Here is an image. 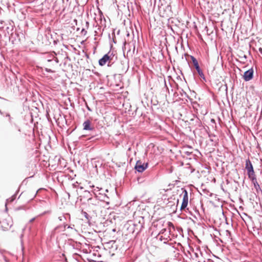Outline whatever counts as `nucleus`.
<instances>
[{"label":"nucleus","instance_id":"f257e3e1","mask_svg":"<svg viewBox=\"0 0 262 262\" xmlns=\"http://www.w3.org/2000/svg\"><path fill=\"white\" fill-rule=\"evenodd\" d=\"M144 218L140 216L134 220L127 221L124 225L126 229H142L143 227Z\"/></svg>","mask_w":262,"mask_h":262},{"label":"nucleus","instance_id":"f03ea898","mask_svg":"<svg viewBox=\"0 0 262 262\" xmlns=\"http://www.w3.org/2000/svg\"><path fill=\"white\" fill-rule=\"evenodd\" d=\"M70 214L69 213H66L60 215L58 217L59 225L58 227L55 228L54 229H57V228H64V229L67 228L68 229L70 228L71 229H73V227H72L71 225H69L68 224L70 220Z\"/></svg>","mask_w":262,"mask_h":262},{"label":"nucleus","instance_id":"7ed1b4c3","mask_svg":"<svg viewBox=\"0 0 262 262\" xmlns=\"http://www.w3.org/2000/svg\"><path fill=\"white\" fill-rule=\"evenodd\" d=\"M159 11L161 16L162 17H168L172 15L171 7L170 4L164 5L161 3V5H158Z\"/></svg>","mask_w":262,"mask_h":262},{"label":"nucleus","instance_id":"20e7f679","mask_svg":"<svg viewBox=\"0 0 262 262\" xmlns=\"http://www.w3.org/2000/svg\"><path fill=\"white\" fill-rule=\"evenodd\" d=\"M190 57L191 59L194 67L195 68L196 71H197L198 75L204 82H206L205 76L199 66L197 59L193 56L192 55H190Z\"/></svg>","mask_w":262,"mask_h":262},{"label":"nucleus","instance_id":"39448f33","mask_svg":"<svg viewBox=\"0 0 262 262\" xmlns=\"http://www.w3.org/2000/svg\"><path fill=\"white\" fill-rule=\"evenodd\" d=\"M215 233L214 234L215 237L219 235V239L222 242L223 239L226 240L230 237V232L229 230H215Z\"/></svg>","mask_w":262,"mask_h":262},{"label":"nucleus","instance_id":"423d86ee","mask_svg":"<svg viewBox=\"0 0 262 262\" xmlns=\"http://www.w3.org/2000/svg\"><path fill=\"white\" fill-rule=\"evenodd\" d=\"M183 194L182 203L180 207L181 210H184L188 205V191L185 188H182Z\"/></svg>","mask_w":262,"mask_h":262},{"label":"nucleus","instance_id":"0eeeda50","mask_svg":"<svg viewBox=\"0 0 262 262\" xmlns=\"http://www.w3.org/2000/svg\"><path fill=\"white\" fill-rule=\"evenodd\" d=\"M148 166V163H143L140 160H138L135 166V169L138 172H142L147 168Z\"/></svg>","mask_w":262,"mask_h":262},{"label":"nucleus","instance_id":"6e6552de","mask_svg":"<svg viewBox=\"0 0 262 262\" xmlns=\"http://www.w3.org/2000/svg\"><path fill=\"white\" fill-rule=\"evenodd\" d=\"M81 214L83 215L87 221V223L89 224L90 228L94 229V228L96 227L95 222L92 220V217L91 216L86 212L82 210Z\"/></svg>","mask_w":262,"mask_h":262},{"label":"nucleus","instance_id":"1a4fd4ad","mask_svg":"<svg viewBox=\"0 0 262 262\" xmlns=\"http://www.w3.org/2000/svg\"><path fill=\"white\" fill-rule=\"evenodd\" d=\"M254 70L253 68L245 71L243 75V79L245 81H249L253 78Z\"/></svg>","mask_w":262,"mask_h":262},{"label":"nucleus","instance_id":"9d476101","mask_svg":"<svg viewBox=\"0 0 262 262\" xmlns=\"http://www.w3.org/2000/svg\"><path fill=\"white\" fill-rule=\"evenodd\" d=\"M83 130L93 132L95 131V128L92 125L91 122L89 120H86L83 123Z\"/></svg>","mask_w":262,"mask_h":262},{"label":"nucleus","instance_id":"9b49d317","mask_svg":"<svg viewBox=\"0 0 262 262\" xmlns=\"http://www.w3.org/2000/svg\"><path fill=\"white\" fill-rule=\"evenodd\" d=\"M109 60H110V58L108 54H105L99 60L98 63L100 66H103Z\"/></svg>","mask_w":262,"mask_h":262},{"label":"nucleus","instance_id":"f8f14e48","mask_svg":"<svg viewBox=\"0 0 262 262\" xmlns=\"http://www.w3.org/2000/svg\"><path fill=\"white\" fill-rule=\"evenodd\" d=\"M245 168L247 169V172L254 171L252 164L249 159L246 160Z\"/></svg>","mask_w":262,"mask_h":262},{"label":"nucleus","instance_id":"ddd939ff","mask_svg":"<svg viewBox=\"0 0 262 262\" xmlns=\"http://www.w3.org/2000/svg\"><path fill=\"white\" fill-rule=\"evenodd\" d=\"M252 183L254 185V188L256 190L257 195L262 194V190H261V188L260 187L259 185L258 184V182L257 181H255Z\"/></svg>","mask_w":262,"mask_h":262},{"label":"nucleus","instance_id":"4468645a","mask_svg":"<svg viewBox=\"0 0 262 262\" xmlns=\"http://www.w3.org/2000/svg\"><path fill=\"white\" fill-rule=\"evenodd\" d=\"M247 174H248V178L250 179L252 183L257 181L254 171H252L251 172V171L248 172Z\"/></svg>","mask_w":262,"mask_h":262},{"label":"nucleus","instance_id":"2eb2a0df","mask_svg":"<svg viewBox=\"0 0 262 262\" xmlns=\"http://www.w3.org/2000/svg\"><path fill=\"white\" fill-rule=\"evenodd\" d=\"M47 61L48 62H53L55 64H58L59 62L58 58L55 57L53 55H51L50 56V58H49V59L47 60Z\"/></svg>","mask_w":262,"mask_h":262},{"label":"nucleus","instance_id":"dca6fc26","mask_svg":"<svg viewBox=\"0 0 262 262\" xmlns=\"http://www.w3.org/2000/svg\"><path fill=\"white\" fill-rule=\"evenodd\" d=\"M177 89L179 90V92L180 94V95L182 97H188V95L187 94V93L181 88H179L178 85H177Z\"/></svg>","mask_w":262,"mask_h":262},{"label":"nucleus","instance_id":"f3484780","mask_svg":"<svg viewBox=\"0 0 262 262\" xmlns=\"http://www.w3.org/2000/svg\"><path fill=\"white\" fill-rule=\"evenodd\" d=\"M106 54H108L110 57V60L115 61L117 59V57L113 52H108Z\"/></svg>","mask_w":262,"mask_h":262},{"label":"nucleus","instance_id":"a211bd4d","mask_svg":"<svg viewBox=\"0 0 262 262\" xmlns=\"http://www.w3.org/2000/svg\"><path fill=\"white\" fill-rule=\"evenodd\" d=\"M99 19H100V23L102 24V21L103 20L104 21V23L105 24V18L104 16V15H103V13L101 11H100V10H99Z\"/></svg>","mask_w":262,"mask_h":262},{"label":"nucleus","instance_id":"6ab92c4d","mask_svg":"<svg viewBox=\"0 0 262 262\" xmlns=\"http://www.w3.org/2000/svg\"><path fill=\"white\" fill-rule=\"evenodd\" d=\"M208 136L210 138V140L211 142L213 141V140L212 138L216 137V136L214 134H208Z\"/></svg>","mask_w":262,"mask_h":262},{"label":"nucleus","instance_id":"aec40b11","mask_svg":"<svg viewBox=\"0 0 262 262\" xmlns=\"http://www.w3.org/2000/svg\"><path fill=\"white\" fill-rule=\"evenodd\" d=\"M45 70L47 72H48V73H54V71H53L52 70H51V69H48V68H46L45 69Z\"/></svg>","mask_w":262,"mask_h":262},{"label":"nucleus","instance_id":"412c9836","mask_svg":"<svg viewBox=\"0 0 262 262\" xmlns=\"http://www.w3.org/2000/svg\"><path fill=\"white\" fill-rule=\"evenodd\" d=\"M88 201L89 203L95 205L96 204L95 202H94L93 199H92V198H89Z\"/></svg>","mask_w":262,"mask_h":262},{"label":"nucleus","instance_id":"4be33fe9","mask_svg":"<svg viewBox=\"0 0 262 262\" xmlns=\"http://www.w3.org/2000/svg\"><path fill=\"white\" fill-rule=\"evenodd\" d=\"M81 33L82 35H85L87 33V31L85 30V29L84 28H83L81 30Z\"/></svg>","mask_w":262,"mask_h":262},{"label":"nucleus","instance_id":"5701e85b","mask_svg":"<svg viewBox=\"0 0 262 262\" xmlns=\"http://www.w3.org/2000/svg\"><path fill=\"white\" fill-rule=\"evenodd\" d=\"M114 61H113V60H109L107 62V66L108 67H111L112 65L113 64Z\"/></svg>","mask_w":262,"mask_h":262},{"label":"nucleus","instance_id":"b1692460","mask_svg":"<svg viewBox=\"0 0 262 262\" xmlns=\"http://www.w3.org/2000/svg\"><path fill=\"white\" fill-rule=\"evenodd\" d=\"M196 122L198 124L199 126H201L202 122H201V120L199 118L196 119Z\"/></svg>","mask_w":262,"mask_h":262},{"label":"nucleus","instance_id":"393cba45","mask_svg":"<svg viewBox=\"0 0 262 262\" xmlns=\"http://www.w3.org/2000/svg\"><path fill=\"white\" fill-rule=\"evenodd\" d=\"M6 116L9 118V121L10 122H11V117L10 116V115L9 114L7 113L6 114Z\"/></svg>","mask_w":262,"mask_h":262},{"label":"nucleus","instance_id":"a878e982","mask_svg":"<svg viewBox=\"0 0 262 262\" xmlns=\"http://www.w3.org/2000/svg\"><path fill=\"white\" fill-rule=\"evenodd\" d=\"M166 231H167V232L170 233V230H164V232H159V233H158V234H159V235H160V234H164V233L165 232H166Z\"/></svg>","mask_w":262,"mask_h":262},{"label":"nucleus","instance_id":"bb28decb","mask_svg":"<svg viewBox=\"0 0 262 262\" xmlns=\"http://www.w3.org/2000/svg\"><path fill=\"white\" fill-rule=\"evenodd\" d=\"M50 64L49 65V66L50 67H54L56 65H57V64H55V63H53V62H50Z\"/></svg>","mask_w":262,"mask_h":262},{"label":"nucleus","instance_id":"cd10ccee","mask_svg":"<svg viewBox=\"0 0 262 262\" xmlns=\"http://www.w3.org/2000/svg\"><path fill=\"white\" fill-rule=\"evenodd\" d=\"M86 28L88 29L89 27V22L86 21L85 23Z\"/></svg>","mask_w":262,"mask_h":262},{"label":"nucleus","instance_id":"c85d7f7f","mask_svg":"<svg viewBox=\"0 0 262 262\" xmlns=\"http://www.w3.org/2000/svg\"><path fill=\"white\" fill-rule=\"evenodd\" d=\"M99 190H99V188H98V187H96V189H95L93 190V192H94V193H95V192L96 191H99Z\"/></svg>","mask_w":262,"mask_h":262},{"label":"nucleus","instance_id":"c756f323","mask_svg":"<svg viewBox=\"0 0 262 262\" xmlns=\"http://www.w3.org/2000/svg\"><path fill=\"white\" fill-rule=\"evenodd\" d=\"M35 217L31 219V220H30L29 222L31 223V222H33L35 220Z\"/></svg>","mask_w":262,"mask_h":262},{"label":"nucleus","instance_id":"7c9ffc66","mask_svg":"<svg viewBox=\"0 0 262 262\" xmlns=\"http://www.w3.org/2000/svg\"><path fill=\"white\" fill-rule=\"evenodd\" d=\"M164 81L165 86V88H166L167 89H168V87H167V85H166V80H165V79H164Z\"/></svg>","mask_w":262,"mask_h":262},{"label":"nucleus","instance_id":"2f4dec72","mask_svg":"<svg viewBox=\"0 0 262 262\" xmlns=\"http://www.w3.org/2000/svg\"><path fill=\"white\" fill-rule=\"evenodd\" d=\"M15 197H16V194H14V195L12 196L13 199H12V200H13V199H15Z\"/></svg>","mask_w":262,"mask_h":262},{"label":"nucleus","instance_id":"473e14b6","mask_svg":"<svg viewBox=\"0 0 262 262\" xmlns=\"http://www.w3.org/2000/svg\"><path fill=\"white\" fill-rule=\"evenodd\" d=\"M259 51L260 52L262 53V48H260L259 49Z\"/></svg>","mask_w":262,"mask_h":262},{"label":"nucleus","instance_id":"72a5a7b5","mask_svg":"<svg viewBox=\"0 0 262 262\" xmlns=\"http://www.w3.org/2000/svg\"><path fill=\"white\" fill-rule=\"evenodd\" d=\"M96 136V135H92L91 139L94 138Z\"/></svg>","mask_w":262,"mask_h":262},{"label":"nucleus","instance_id":"f704fd0d","mask_svg":"<svg viewBox=\"0 0 262 262\" xmlns=\"http://www.w3.org/2000/svg\"><path fill=\"white\" fill-rule=\"evenodd\" d=\"M113 42H114L115 43H116V42L115 41V39H114V38H113Z\"/></svg>","mask_w":262,"mask_h":262},{"label":"nucleus","instance_id":"c9c22d12","mask_svg":"<svg viewBox=\"0 0 262 262\" xmlns=\"http://www.w3.org/2000/svg\"><path fill=\"white\" fill-rule=\"evenodd\" d=\"M18 131L19 132H20V129L19 127L18 128Z\"/></svg>","mask_w":262,"mask_h":262},{"label":"nucleus","instance_id":"e433bc0d","mask_svg":"<svg viewBox=\"0 0 262 262\" xmlns=\"http://www.w3.org/2000/svg\"><path fill=\"white\" fill-rule=\"evenodd\" d=\"M123 44H124V46H125V44H126V41H125L124 42Z\"/></svg>","mask_w":262,"mask_h":262},{"label":"nucleus","instance_id":"4c0bfd02","mask_svg":"<svg viewBox=\"0 0 262 262\" xmlns=\"http://www.w3.org/2000/svg\"><path fill=\"white\" fill-rule=\"evenodd\" d=\"M177 78H179L180 79H181V77L180 76H178Z\"/></svg>","mask_w":262,"mask_h":262},{"label":"nucleus","instance_id":"58836bf2","mask_svg":"<svg viewBox=\"0 0 262 262\" xmlns=\"http://www.w3.org/2000/svg\"><path fill=\"white\" fill-rule=\"evenodd\" d=\"M0 114H3V113H2V112L1 110H0Z\"/></svg>","mask_w":262,"mask_h":262},{"label":"nucleus","instance_id":"ea45409f","mask_svg":"<svg viewBox=\"0 0 262 262\" xmlns=\"http://www.w3.org/2000/svg\"><path fill=\"white\" fill-rule=\"evenodd\" d=\"M244 58H247V56H246V55H244Z\"/></svg>","mask_w":262,"mask_h":262},{"label":"nucleus","instance_id":"a19ab883","mask_svg":"<svg viewBox=\"0 0 262 262\" xmlns=\"http://www.w3.org/2000/svg\"><path fill=\"white\" fill-rule=\"evenodd\" d=\"M114 36H115V32H114V31H113V33Z\"/></svg>","mask_w":262,"mask_h":262},{"label":"nucleus","instance_id":"79ce46f5","mask_svg":"<svg viewBox=\"0 0 262 262\" xmlns=\"http://www.w3.org/2000/svg\"><path fill=\"white\" fill-rule=\"evenodd\" d=\"M74 21H75L76 23H77V20H76V19H74Z\"/></svg>","mask_w":262,"mask_h":262},{"label":"nucleus","instance_id":"37998d69","mask_svg":"<svg viewBox=\"0 0 262 262\" xmlns=\"http://www.w3.org/2000/svg\"><path fill=\"white\" fill-rule=\"evenodd\" d=\"M79 30V28H77V31H78V30Z\"/></svg>","mask_w":262,"mask_h":262},{"label":"nucleus","instance_id":"c03bdc74","mask_svg":"<svg viewBox=\"0 0 262 262\" xmlns=\"http://www.w3.org/2000/svg\"><path fill=\"white\" fill-rule=\"evenodd\" d=\"M129 33H128L127 34V36H129Z\"/></svg>","mask_w":262,"mask_h":262},{"label":"nucleus","instance_id":"a18cd8bd","mask_svg":"<svg viewBox=\"0 0 262 262\" xmlns=\"http://www.w3.org/2000/svg\"><path fill=\"white\" fill-rule=\"evenodd\" d=\"M119 32H120V31L119 30V31H118V33H118V34H119Z\"/></svg>","mask_w":262,"mask_h":262},{"label":"nucleus","instance_id":"49530a36","mask_svg":"<svg viewBox=\"0 0 262 262\" xmlns=\"http://www.w3.org/2000/svg\"><path fill=\"white\" fill-rule=\"evenodd\" d=\"M95 202H98V201H97V200H95Z\"/></svg>","mask_w":262,"mask_h":262},{"label":"nucleus","instance_id":"de8ad7c7","mask_svg":"<svg viewBox=\"0 0 262 262\" xmlns=\"http://www.w3.org/2000/svg\"><path fill=\"white\" fill-rule=\"evenodd\" d=\"M178 229L182 230V228H179Z\"/></svg>","mask_w":262,"mask_h":262},{"label":"nucleus","instance_id":"09e8293b","mask_svg":"<svg viewBox=\"0 0 262 262\" xmlns=\"http://www.w3.org/2000/svg\"><path fill=\"white\" fill-rule=\"evenodd\" d=\"M115 231H116V230H113V232H114Z\"/></svg>","mask_w":262,"mask_h":262},{"label":"nucleus","instance_id":"8fccbe9b","mask_svg":"<svg viewBox=\"0 0 262 262\" xmlns=\"http://www.w3.org/2000/svg\"><path fill=\"white\" fill-rule=\"evenodd\" d=\"M164 238H165V239H167V237H163Z\"/></svg>","mask_w":262,"mask_h":262},{"label":"nucleus","instance_id":"3c124183","mask_svg":"<svg viewBox=\"0 0 262 262\" xmlns=\"http://www.w3.org/2000/svg\"><path fill=\"white\" fill-rule=\"evenodd\" d=\"M0 98H2L0 97Z\"/></svg>","mask_w":262,"mask_h":262}]
</instances>
